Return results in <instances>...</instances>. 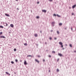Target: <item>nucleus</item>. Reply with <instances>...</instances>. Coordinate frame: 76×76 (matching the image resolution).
<instances>
[{
	"instance_id": "1",
	"label": "nucleus",
	"mask_w": 76,
	"mask_h": 76,
	"mask_svg": "<svg viewBox=\"0 0 76 76\" xmlns=\"http://www.w3.org/2000/svg\"><path fill=\"white\" fill-rule=\"evenodd\" d=\"M59 44L61 45V47L63 48V43L61 42H59Z\"/></svg>"
},
{
	"instance_id": "2",
	"label": "nucleus",
	"mask_w": 76,
	"mask_h": 76,
	"mask_svg": "<svg viewBox=\"0 0 76 76\" xmlns=\"http://www.w3.org/2000/svg\"><path fill=\"white\" fill-rule=\"evenodd\" d=\"M52 24V26H54V24H55V22H53L51 23Z\"/></svg>"
},
{
	"instance_id": "3",
	"label": "nucleus",
	"mask_w": 76,
	"mask_h": 76,
	"mask_svg": "<svg viewBox=\"0 0 76 76\" xmlns=\"http://www.w3.org/2000/svg\"><path fill=\"white\" fill-rule=\"evenodd\" d=\"M0 38H5V37L3 36H1Z\"/></svg>"
},
{
	"instance_id": "4",
	"label": "nucleus",
	"mask_w": 76,
	"mask_h": 76,
	"mask_svg": "<svg viewBox=\"0 0 76 76\" xmlns=\"http://www.w3.org/2000/svg\"><path fill=\"white\" fill-rule=\"evenodd\" d=\"M42 12H44V13H46V12H47V10H42Z\"/></svg>"
},
{
	"instance_id": "5",
	"label": "nucleus",
	"mask_w": 76,
	"mask_h": 76,
	"mask_svg": "<svg viewBox=\"0 0 76 76\" xmlns=\"http://www.w3.org/2000/svg\"><path fill=\"white\" fill-rule=\"evenodd\" d=\"M76 7V4H75L72 7V9H74L75 7Z\"/></svg>"
},
{
	"instance_id": "6",
	"label": "nucleus",
	"mask_w": 76,
	"mask_h": 76,
	"mask_svg": "<svg viewBox=\"0 0 76 76\" xmlns=\"http://www.w3.org/2000/svg\"><path fill=\"white\" fill-rule=\"evenodd\" d=\"M35 61L36 62H37V63H39V61H38V60L37 59H35Z\"/></svg>"
},
{
	"instance_id": "7",
	"label": "nucleus",
	"mask_w": 76,
	"mask_h": 76,
	"mask_svg": "<svg viewBox=\"0 0 76 76\" xmlns=\"http://www.w3.org/2000/svg\"><path fill=\"white\" fill-rule=\"evenodd\" d=\"M5 16H8V17H10V15L8 14H5Z\"/></svg>"
},
{
	"instance_id": "8",
	"label": "nucleus",
	"mask_w": 76,
	"mask_h": 76,
	"mask_svg": "<svg viewBox=\"0 0 76 76\" xmlns=\"http://www.w3.org/2000/svg\"><path fill=\"white\" fill-rule=\"evenodd\" d=\"M58 55L60 57H61V56H63V55L62 54H61V53H59L58 54Z\"/></svg>"
},
{
	"instance_id": "9",
	"label": "nucleus",
	"mask_w": 76,
	"mask_h": 76,
	"mask_svg": "<svg viewBox=\"0 0 76 76\" xmlns=\"http://www.w3.org/2000/svg\"><path fill=\"white\" fill-rule=\"evenodd\" d=\"M24 64H25V65H26V64H27V63H26V61H24Z\"/></svg>"
},
{
	"instance_id": "10",
	"label": "nucleus",
	"mask_w": 76,
	"mask_h": 76,
	"mask_svg": "<svg viewBox=\"0 0 76 76\" xmlns=\"http://www.w3.org/2000/svg\"><path fill=\"white\" fill-rule=\"evenodd\" d=\"M10 26L11 27V28H13V26H14L12 24H11L10 25Z\"/></svg>"
},
{
	"instance_id": "11",
	"label": "nucleus",
	"mask_w": 76,
	"mask_h": 76,
	"mask_svg": "<svg viewBox=\"0 0 76 76\" xmlns=\"http://www.w3.org/2000/svg\"><path fill=\"white\" fill-rule=\"evenodd\" d=\"M34 36L35 37H38V34H34Z\"/></svg>"
},
{
	"instance_id": "12",
	"label": "nucleus",
	"mask_w": 76,
	"mask_h": 76,
	"mask_svg": "<svg viewBox=\"0 0 76 76\" xmlns=\"http://www.w3.org/2000/svg\"><path fill=\"white\" fill-rule=\"evenodd\" d=\"M59 71H60V70L58 69H57L56 71L57 72H59Z\"/></svg>"
},
{
	"instance_id": "13",
	"label": "nucleus",
	"mask_w": 76,
	"mask_h": 76,
	"mask_svg": "<svg viewBox=\"0 0 76 76\" xmlns=\"http://www.w3.org/2000/svg\"><path fill=\"white\" fill-rule=\"evenodd\" d=\"M57 16H58V17H59V18H60V17H61V16L60 15H59L58 14L57 15Z\"/></svg>"
},
{
	"instance_id": "14",
	"label": "nucleus",
	"mask_w": 76,
	"mask_h": 76,
	"mask_svg": "<svg viewBox=\"0 0 76 76\" xmlns=\"http://www.w3.org/2000/svg\"><path fill=\"white\" fill-rule=\"evenodd\" d=\"M62 23H60L59 24V25H60V26H61V25H62Z\"/></svg>"
},
{
	"instance_id": "15",
	"label": "nucleus",
	"mask_w": 76,
	"mask_h": 76,
	"mask_svg": "<svg viewBox=\"0 0 76 76\" xmlns=\"http://www.w3.org/2000/svg\"><path fill=\"white\" fill-rule=\"evenodd\" d=\"M69 46H70V47H72V45L71 44H69Z\"/></svg>"
},
{
	"instance_id": "16",
	"label": "nucleus",
	"mask_w": 76,
	"mask_h": 76,
	"mask_svg": "<svg viewBox=\"0 0 76 76\" xmlns=\"http://www.w3.org/2000/svg\"><path fill=\"white\" fill-rule=\"evenodd\" d=\"M52 53H56V52H55V51H52Z\"/></svg>"
},
{
	"instance_id": "17",
	"label": "nucleus",
	"mask_w": 76,
	"mask_h": 76,
	"mask_svg": "<svg viewBox=\"0 0 76 76\" xmlns=\"http://www.w3.org/2000/svg\"><path fill=\"white\" fill-rule=\"evenodd\" d=\"M36 18L37 19H39V16H37L36 17Z\"/></svg>"
},
{
	"instance_id": "18",
	"label": "nucleus",
	"mask_w": 76,
	"mask_h": 76,
	"mask_svg": "<svg viewBox=\"0 0 76 76\" xmlns=\"http://www.w3.org/2000/svg\"><path fill=\"white\" fill-rule=\"evenodd\" d=\"M24 45L26 46V45H27V43H24Z\"/></svg>"
},
{
	"instance_id": "19",
	"label": "nucleus",
	"mask_w": 76,
	"mask_h": 76,
	"mask_svg": "<svg viewBox=\"0 0 76 76\" xmlns=\"http://www.w3.org/2000/svg\"><path fill=\"white\" fill-rule=\"evenodd\" d=\"M0 28H3V26H0Z\"/></svg>"
},
{
	"instance_id": "20",
	"label": "nucleus",
	"mask_w": 76,
	"mask_h": 76,
	"mask_svg": "<svg viewBox=\"0 0 76 76\" xmlns=\"http://www.w3.org/2000/svg\"><path fill=\"white\" fill-rule=\"evenodd\" d=\"M57 33L58 34H60V33L59 32V31H57Z\"/></svg>"
},
{
	"instance_id": "21",
	"label": "nucleus",
	"mask_w": 76,
	"mask_h": 76,
	"mask_svg": "<svg viewBox=\"0 0 76 76\" xmlns=\"http://www.w3.org/2000/svg\"><path fill=\"white\" fill-rule=\"evenodd\" d=\"M3 34V32H0V35H2Z\"/></svg>"
},
{
	"instance_id": "22",
	"label": "nucleus",
	"mask_w": 76,
	"mask_h": 76,
	"mask_svg": "<svg viewBox=\"0 0 76 76\" xmlns=\"http://www.w3.org/2000/svg\"><path fill=\"white\" fill-rule=\"evenodd\" d=\"M14 51H16V48L14 49Z\"/></svg>"
},
{
	"instance_id": "23",
	"label": "nucleus",
	"mask_w": 76,
	"mask_h": 76,
	"mask_svg": "<svg viewBox=\"0 0 76 76\" xmlns=\"http://www.w3.org/2000/svg\"><path fill=\"white\" fill-rule=\"evenodd\" d=\"M49 39H50V40H51V39H52V37H50L49 38Z\"/></svg>"
},
{
	"instance_id": "24",
	"label": "nucleus",
	"mask_w": 76,
	"mask_h": 76,
	"mask_svg": "<svg viewBox=\"0 0 76 76\" xmlns=\"http://www.w3.org/2000/svg\"><path fill=\"white\" fill-rule=\"evenodd\" d=\"M11 63H12V64H14V62H13V61H11Z\"/></svg>"
},
{
	"instance_id": "25",
	"label": "nucleus",
	"mask_w": 76,
	"mask_h": 76,
	"mask_svg": "<svg viewBox=\"0 0 76 76\" xmlns=\"http://www.w3.org/2000/svg\"><path fill=\"white\" fill-rule=\"evenodd\" d=\"M5 73H6L7 75H8L9 74V73L7 72H6Z\"/></svg>"
},
{
	"instance_id": "26",
	"label": "nucleus",
	"mask_w": 76,
	"mask_h": 76,
	"mask_svg": "<svg viewBox=\"0 0 76 76\" xmlns=\"http://www.w3.org/2000/svg\"><path fill=\"white\" fill-rule=\"evenodd\" d=\"M53 16H56L57 15L56 14H54Z\"/></svg>"
},
{
	"instance_id": "27",
	"label": "nucleus",
	"mask_w": 76,
	"mask_h": 76,
	"mask_svg": "<svg viewBox=\"0 0 76 76\" xmlns=\"http://www.w3.org/2000/svg\"><path fill=\"white\" fill-rule=\"evenodd\" d=\"M6 26H7V25H8L7 23H6Z\"/></svg>"
},
{
	"instance_id": "28",
	"label": "nucleus",
	"mask_w": 76,
	"mask_h": 76,
	"mask_svg": "<svg viewBox=\"0 0 76 76\" xmlns=\"http://www.w3.org/2000/svg\"><path fill=\"white\" fill-rule=\"evenodd\" d=\"M15 61L16 62H18V60L15 59Z\"/></svg>"
},
{
	"instance_id": "29",
	"label": "nucleus",
	"mask_w": 76,
	"mask_h": 76,
	"mask_svg": "<svg viewBox=\"0 0 76 76\" xmlns=\"http://www.w3.org/2000/svg\"><path fill=\"white\" fill-rule=\"evenodd\" d=\"M29 57H31V58H32V57L31 56V55H29Z\"/></svg>"
},
{
	"instance_id": "30",
	"label": "nucleus",
	"mask_w": 76,
	"mask_h": 76,
	"mask_svg": "<svg viewBox=\"0 0 76 76\" xmlns=\"http://www.w3.org/2000/svg\"><path fill=\"white\" fill-rule=\"evenodd\" d=\"M49 1H53V0H49Z\"/></svg>"
},
{
	"instance_id": "31",
	"label": "nucleus",
	"mask_w": 76,
	"mask_h": 76,
	"mask_svg": "<svg viewBox=\"0 0 76 76\" xmlns=\"http://www.w3.org/2000/svg\"><path fill=\"white\" fill-rule=\"evenodd\" d=\"M49 57H51V55H49L48 56Z\"/></svg>"
},
{
	"instance_id": "32",
	"label": "nucleus",
	"mask_w": 76,
	"mask_h": 76,
	"mask_svg": "<svg viewBox=\"0 0 76 76\" xmlns=\"http://www.w3.org/2000/svg\"><path fill=\"white\" fill-rule=\"evenodd\" d=\"M49 72H50H50H51V71H50V70H49L48 71Z\"/></svg>"
},
{
	"instance_id": "33",
	"label": "nucleus",
	"mask_w": 76,
	"mask_h": 76,
	"mask_svg": "<svg viewBox=\"0 0 76 76\" xmlns=\"http://www.w3.org/2000/svg\"><path fill=\"white\" fill-rule=\"evenodd\" d=\"M53 30H51L50 31V32H53Z\"/></svg>"
},
{
	"instance_id": "34",
	"label": "nucleus",
	"mask_w": 76,
	"mask_h": 76,
	"mask_svg": "<svg viewBox=\"0 0 76 76\" xmlns=\"http://www.w3.org/2000/svg\"><path fill=\"white\" fill-rule=\"evenodd\" d=\"M37 56L38 57H41V56L38 55V56Z\"/></svg>"
},
{
	"instance_id": "35",
	"label": "nucleus",
	"mask_w": 76,
	"mask_h": 76,
	"mask_svg": "<svg viewBox=\"0 0 76 76\" xmlns=\"http://www.w3.org/2000/svg\"><path fill=\"white\" fill-rule=\"evenodd\" d=\"M74 15V14L73 13H72V15Z\"/></svg>"
},
{
	"instance_id": "36",
	"label": "nucleus",
	"mask_w": 76,
	"mask_h": 76,
	"mask_svg": "<svg viewBox=\"0 0 76 76\" xmlns=\"http://www.w3.org/2000/svg\"><path fill=\"white\" fill-rule=\"evenodd\" d=\"M71 29L72 31H73V28H72H72H71Z\"/></svg>"
},
{
	"instance_id": "37",
	"label": "nucleus",
	"mask_w": 76,
	"mask_h": 76,
	"mask_svg": "<svg viewBox=\"0 0 76 76\" xmlns=\"http://www.w3.org/2000/svg\"><path fill=\"white\" fill-rule=\"evenodd\" d=\"M43 62H44V61H45V59H43Z\"/></svg>"
},
{
	"instance_id": "38",
	"label": "nucleus",
	"mask_w": 76,
	"mask_h": 76,
	"mask_svg": "<svg viewBox=\"0 0 76 76\" xmlns=\"http://www.w3.org/2000/svg\"><path fill=\"white\" fill-rule=\"evenodd\" d=\"M59 60V59H58L57 61H58Z\"/></svg>"
},
{
	"instance_id": "39",
	"label": "nucleus",
	"mask_w": 76,
	"mask_h": 76,
	"mask_svg": "<svg viewBox=\"0 0 76 76\" xmlns=\"http://www.w3.org/2000/svg\"><path fill=\"white\" fill-rule=\"evenodd\" d=\"M45 44H47V42H45Z\"/></svg>"
},
{
	"instance_id": "40",
	"label": "nucleus",
	"mask_w": 76,
	"mask_h": 76,
	"mask_svg": "<svg viewBox=\"0 0 76 76\" xmlns=\"http://www.w3.org/2000/svg\"><path fill=\"white\" fill-rule=\"evenodd\" d=\"M50 67L48 68V70H50Z\"/></svg>"
},
{
	"instance_id": "41",
	"label": "nucleus",
	"mask_w": 76,
	"mask_h": 76,
	"mask_svg": "<svg viewBox=\"0 0 76 76\" xmlns=\"http://www.w3.org/2000/svg\"><path fill=\"white\" fill-rule=\"evenodd\" d=\"M54 39H55L56 40V39H57V38H55Z\"/></svg>"
},
{
	"instance_id": "42",
	"label": "nucleus",
	"mask_w": 76,
	"mask_h": 76,
	"mask_svg": "<svg viewBox=\"0 0 76 76\" xmlns=\"http://www.w3.org/2000/svg\"><path fill=\"white\" fill-rule=\"evenodd\" d=\"M40 33H42V31H40Z\"/></svg>"
},
{
	"instance_id": "43",
	"label": "nucleus",
	"mask_w": 76,
	"mask_h": 76,
	"mask_svg": "<svg viewBox=\"0 0 76 76\" xmlns=\"http://www.w3.org/2000/svg\"><path fill=\"white\" fill-rule=\"evenodd\" d=\"M9 75V76H10V74L9 73H8V74Z\"/></svg>"
},
{
	"instance_id": "44",
	"label": "nucleus",
	"mask_w": 76,
	"mask_h": 76,
	"mask_svg": "<svg viewBox=\"0 0 76 76\" xmlns=\"http://www.w3.org/2000/svg\"><path fill=\"white\" fill-rule=\"evenodd\" d=\"M65 45H66V46H67V45L66 44H65Z\"/></svg>"
},
{
	"instance_id": "45",
	"label": "nucleus",
	"mask_w": 76,
	"mask_h": 76,
	"mask_svg": "<svg viewBox=\"0 0 76 76\" xmlns=\"http://www.w3.org/2000/svg\"><path fill=\"white\" fill-rule=\"evenodd\" d=\"M46 51H48V50H46Z\"/></svg>"
},
{
	"instance_id": "46",
	"label": "nucleus",
	"mask_w": 76,
	"mask_h": 76,
	"mask_svg": "<svg viewBox=\"0 0 76 76\" xmlns=\"http://www.w3.org/2000/svg\"><path fill=\"white\" fill-rule=\"evenodd\" d=\"M74 52L75 53H76V50L75 51H74Z\"/></svg>"
},
{
	"instance_id": "47",
	"label": "nucleus",
	"mask_w": 76,
	"mask_h": 76,
	"mask_svg": "<svg viewBox=\"0 0 76 76\" xmlns=\"http://www.w3.org/2000/svg\"><path fill=\"white\" fill-rule=\"evenodd\" d=\"M62 50H64V48H63Z\"/></svg>"
},
{
	"instance_id": "48",
	"label": "nucleus",
	"mask_w": 76,
	"mask_h": 76,
	"mask_svg": "<svg viewBox=\"0 0 76 76\" xmlns=\"http://www.w3.org/2000/svg\"><path fill=\"white\" fill-rule=\"evenodd\" d=\"M55 4H56L57 3H56V2H55Z\"/></svg>"
},
{
	"instance_id": "49",
	"label": "nucleus",
	"mask_w": 76,
	"mask_h": 76,
	"mask_svg": "<svg viewBox=\"0 0 76 76\" xmlns=\"http://www.w3.org/2000/svg\"><path fill=\"white\" fill-rule=\"evenodd\" d=\"M69 9H71V7H69Z\"/></svg>"
},
{
	"instance_id": "50",
	"label": "nucleus",
	"mask_w": 76,
	"mask_h": 76,
	"mask_svg": "<svg viewBox=\"0 0 76 76\" xmlns=\"http://www.w3.org/2000/svg\"><path fill=\"white\" fill-rule=\"evenodd\" d=\"M17 10H19V9L17 8Z\"/></svg>"
},
{
	"instance_id": "51",
	"label": "nucleus",
	"mask_w": 76,
	"mask_h": 76,
	"mask_svg": "<svg viewBox=\"0 0 76 76\" xmlns=\"http://www.w3.org/2000/svg\"><path fill=\"white\" fill-rule=\"evenodd\" d=\"M16 1H18V0H15Z\"/></svg>"
},
{
	"instance_id": "52",
	"label": "nucleus",
	"mask_w": 76,
	"mask_h": 76,
	"mask_svg": "<svg viewBox=\"0 0 76 76\" xmlns=\"http://www.w3.org/2000/svg\"><path fill=\"white\" fill-rule=\"evenodd\" d=\"M15 74H16V73L15 72H14Z\"/></svg>"
},
{
	"instance_id": "53",
	"label": "nucleus",
	"mask_w": 76,
	"mask_h": 76,
	"mask_svg": "<svg viewBox=\"0 0 76 76\" xmlns=\"http://www.w3.org/2000/svg\"><path fill=\"white\" fill-rule=\"evenodd\" d=\"M75 31H76V27L75 28Z\"/></svg>"
},
{
	"instance_id": "54",
	"label": "nucleus",
	"mask_w": 76,
	"mask_h": 76,
	"mask_svg": "<svg viewBox=\"0 0 76 76\" xmlns=\"http://www.w3.org/2000/svg\"><path fill=\"white\" fill-rule=\"evenodd\" d=\"M37 3H39V2H37Z\"/></svg>"
},
{
	"instance_id": "55",
	"label": "nucleus",
	"mask_w": 76,
	"mask_h": 76,
	"mask_svg": "<svg viewBox=\"0 0 76 76\" xmlns=\"http://www.w3.org/2000/svg\"><path fill=\"white\" fill-rule=\"evenodd\" d=\"M65 29H66V28H65Z\"/></svg>"
},
{
	"instance_id": "56",
	"label": "nucleus",
	"mask_w": 76,
	"mask_h": 76,
	"mask_svg": "<svg viewBox=\"0 0 76 76\" xmlns=\"http://www.w3.org/2000/svg\"><path fill=\"white\" fill-rule=\"evenodd\" d=\"M31 12H32V11H31Z\"/></svg>"
}]
</instances>
